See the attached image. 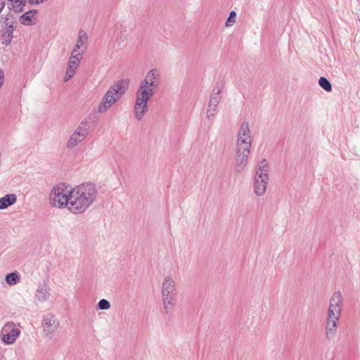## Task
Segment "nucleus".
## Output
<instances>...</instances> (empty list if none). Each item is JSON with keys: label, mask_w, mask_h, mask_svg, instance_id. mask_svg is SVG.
<instances>
[{"label": "nucleus", "mask_w": 360, "mask_h": 360, "mask_svg": "<svg viewBox=\"0 0 360 360\" xmlns=\"http://www.w3.org/2000/svg\"><path fill=\"white\" fill-rule=\"evenodd\" d=\"M98 192L93 183L82 184L70 191L68 210L75 214L84 213L96 200Z\"/></svg>", "instance_id": "1"}, {"label": "nucleus", "mask_w": 360, "mask_h": 360, "mask_svg": "<svg viewBox=\"0 0 360 360\" xmlns=\"http://www.w3.org/2000/svg\"><path fill=\"white\" fill-rule=\"evenodd\" d=\"M252 143L249 124L243 122L238 132L235 147V171L242 173L247 166Z\"/></svg>", "instance_id": "2"}, {"label": "nucleus", "mask_w": 360, "mask_h": 360, "mask_svg": "<svg viewBox=\"0 0 360 360\" xmlns=\"http://www.w3.org/2000/svg\"><path fill=\"white\" fill-rule=\"evenodd\" d=\"M129 87V82L120 79L112 85L101 100L98 111L101 113L106 112L115 103L120 99Z\"/></svg>", "instance_id": "3"}, {"label": "nucleus", "mask_w": 360, "mask_h": 360, "mask_svg": "<svg viewBox=\"0 0 360 360\" xmlns=\"http://www.w3.org/2000/svg\"><path fill=\"white\" fill-rule=\"evenodd\" d=\"M162 297L165 313L169 314L176 302V284L169 276L165 277L162 282Z\"/></svg>", "instance_id": "4"}, {"label": "nucleus", "mask_w": 360, "mask_h": 360, "mask_svg": "<svg viewBox=\"0 0 360 360\" xmlns=\"http://www.w3.org/2000/svg\"><path fill=\"white\" fill-rule=\"evenodd\" d=\"M64 184L54 186L49 195V202L54 207H63L66 206L68 208L70 200V192L65 193Z\"/></svg>", "instance_id": "5"}, {"label": "nucleus", "mask_w": 360, "mask_h": 360, "mask_svg": "<svg viewBox=\"0 0 360 360\" xmlns=\"http://www.w3.org/2000/svg\"><path fill=\"white\" fill-rule=\"evenodd\" d=\"M158 74L154 69L150 70L146 75V77L141 81L137 91L152 96L154 95L155 90L158 87L159 82H157Z\"/></svg>", "instance_id": "6"}, {"label": "nucleus", "mask_w": 360, "mask_h": 360, "mask_svg": "<svg viewBox=\"0 0 360 360\" xmlns=\"http://www.w3.org/2000/svg\"><path fill=\"white\" fill-rule=\"evenodd\" d=\"M152 96L146 93L136 91V101L134 105V113L138 120H141L148 110V103Z\"/></svg>", "instance_id": "7"}, {"label": "nucleus", "mask_w": 360, "mask_h": 360, "mask_svg": "<svg viewBox=\"0 0 360 360\" xmlns=\"http://www.w3.org/2000/svg\"><path fill=\"white\" fill-rule=\"evenodd\" d=\"M41 326L44 336L51 339L59 328V321L53 314L48 313L43 316Z\"/></svg>", "instance_id": "8"}, {"label": "nucleus", "mask_w": 360, "mask_h": 360, "mask_svg": "<svg viewBox=\"0 0 360 360\" xmlns=\"http://www.w3.org/2000/svg\"><path fill=\"white\" fill-rule=\"evenodd\" d=\"M221 83L217 82L210 96L207 110V117H213L217 111V106L221 101Z\"/></svg>", "instance_id": "9"}, {"label": "nucleus", "mask_w": 360, "mask_h": 360, "mask_svg": "<svg viewBox=\"0 0 360 360\" xmlns=\"http://www.w3.org/2000/svg\"><path fill=\"white\" fill-rule=\"evenodd\" d=\"M269 182V175L266 173H257L254 176L253 188L257 196H262L266 191Z\"/></svg>", "instance_id": "10"}, {"label": "nucleus", "mask_w": 360, "mask_h": 360, "mask_svg": "<svg viewBox=\"0 0 360 360\" xmlns=\"http://www.w3.org/2000/svg\"><path fill=\"white\" fill-rule=\"evenodd\" d=\"M20 333V331L14 326L13 323H7L3 328L1 340L7 345L13 344Z\"/></svg>", "instance_id": "11"}, {"label": "nucleus", "mask_w": 360, "mask_h": 360, "mask_svg": "<svg viewBox=\"0 0 360 360\" xmlns=\"http://www.w3.org/2000/svg\"><path fill=\"white\" fill-rule=\"evenodd\" d=\"M342 304V293L340 291L335 292L330 299L328 313L340 316Z\"/></svg>", "instance_id": "12"}, {"label": "nucleus", "mask_w": 360, "mask_h": 360, "mask_svg": "<svg viewBox=\"0 0 360 360\" xmlns=\"http://www.w3.org/2000/svg\"><path fill=\"white\" fill-rule=\"evenodd\" d=\"M340 316L328 313L326 323V336L330 340L334 338Z\"/></svg>", "instance_id": "13"}, {"label": "nucleus", "mask_w": 360, "mask_h": 360, "mask_svg": "<svg viewBox=\"0 0 360 360\" xmlns=\"http://www.w3.org/2000/svg\"><path fill=\"white\" fill-rule=\"evenodd\" d=\"M38 13L37 10H30L22 14L20 18V22L23 25L31 26L36 24L37 18L36 14Z\"/></svg>", "instance_id": "14"}, {"label": "nucleus", "mask_w": 360, "mask_h": 360, "mask_svg": "<svg viewBox=\"0 0 360 360\" xmlns=\"http://www.w3.org/2000/svg\"><path fill=\"white\" fill-rule=\"evenodd\" d=\"M4 23L6 24V27L2 31V43L7 46L11 42L14 28L13 26L10 24L8 19H6Z\"/></svg>", "instance_id": "15"}, {"label": "nucleus", "mask_w": 360, "mask_h": 360, "mask_svg": "<svg viewBox=\"0 0 360 360\" xmlns=\"http://www.w3.org/2000/svg\"><path fill=\"white\" fill-rule=\"evenodd\" d=\"M50 295V289L47 285H44L43 287H39L35 293L36 299L40 302H46Z\"/></svg>", "instance_id": "16"}, {"label": "nucleus", "mask_w": 360, "mask_h": 360, "mask_svg": "<svg viewBox=\"0 0 360 360\" xmlns=\"http://www.w3.org/2000/svg\"><path fill=\"white\" fill-rule=\"evenodd\" d=\"M27 3V0H8V8L15 13L22 12Z\"/></svg>", "instance_id": "17"}, {"label": "nucleus", "mask_w": 360, "mask_h": 360, "mask_svg": "<svg viewBox=\"0 0 360 360\" xmlns=\"http://www.w3.org/2000/svg\"><path fill=\"white\" fill-rule=\"evenodd\" d=\"M17 197L15 194H7L0 198V210H4L15 203Z\"/></svg>", "instance_id": "18"}, {"label": "nucleus", "mask_w": 360, "mask_h": 360, "mask_svg": "<svg viewBox=\"0 0 360 360\" xmlns=\"http://www.w3.org/2000/svg\"><path fill=\"white\" fill-rule=\"evenodd\" d=\"M83 53L84 49H82L81 51H79L75 55H73V53H72L71 56L69 58L68 68L75 71L76 68L79 65V63L82 58Z\"/></svg>", "instance_id": "19"}, {"label": "nucleus", "mask_w": 360, "mask_h": 360, "mask_svg": "<svg viewBox=\"0 0 360 360\" xmlns=\"http://www.w3.org/2000/svg\"><path fill=\"white\" fill-rule=\"evenodd\" d=\"M87 41V34L83 30H81L79 32V38L77 41V43L72 51V53L77 52V51L82 47V46H84Z\"/></svg>", "instance_id": "20"}, {"label": "nucleus", "mask_w": 360, "mask_h": 360, "mask_svg": "<svg viewBox=\"0 0 360 360\" xmlns=\"http://www.w3.org/2000/svg\"><path fill=\"white\" fill-rule=\"evenodd\" d=\"M89 124L87 121H82L77 127L75 129L74 133L78 136H83L86 137L89 134Z\"/></svg>", "instance_id": "21"}, {"label": "nucleus", "mask_w": 360, "mask_h": 360, "mask_svg": "<svg viewBox=\"0 0 360 360\" xmlns=\"http://www.w3.org/2000/svg\"><path fill=\"white\" fill-rule=\"evenodd\" d=\"M86 137L83 136H78L75 133H73L69 140L67 142V147L69 148H72L77 145H78L79 143H81L83 140H84Z\"/></svg>", "instance_id": "22"}, {"label": "nucleus", "mask_w": 360, "mask_h": 360, "mask_svg": "<svg viewBox=\"0 0 360 360\" xmlns=\"http://www.w3.org/2000/svg\"><path fill=\"white\" fill-rule=\"evenodd\" d=\"M5 280L9 285H15L20 281L19 273L18 271L10 273L6 276Z\"/></svg>", "instance_id": "23"}, {"label": "nucleus", "mask_w": 360, "mask_h": 360, "mask_svg": "<svg viewBox=\"0 0 360 360\" xmlns=\"http://www.w3.org/2000/svg\"><path fill=\"white\" fill-rule=\"evenodd\" d=\"M319 86L327 92L332 91V85L330 82L325 77H321L319 79Z\"/></svg>", "instance_id": "24"}, {"label": "nucleus", "mask_w": 360, "mask_h": 360, "mask_svg": "<svg viewBox=\"0 0 360 360\" xmlns=\"http://www.w3.org/2000/svg\"><path fill=\"white\" fill-rule=\"evenodd\" d=\"M255 172H257V173H260V172L266 173V174L269 175V166H268V163H267V162H266V160L265 159H263L262 160L260 165L256 167Z\"/></svg>", "instance_id": "25"}, {"label": "nucleus", "mask_w": 360, "mask_h": 360, "mask_svg": "<svg viewBox=\"0 0 360 360\" xmlns=\"http://www.w3.org/2000/svg\"><path fill=\"white\" fill-rule=\"evenodd\" d=\"M236 13L234 11H231L229 16L226 21V26L231 27L236 22Z\"/></svg>", "instance_id": "26"}, {"label": "nucleus", "mask_w": 360, "mask_h": 360, "mask_svg": "<svg viewBox=\"0 0 360 360\" xmlns=\"http://www.w3.org/2000/svg\"><path fill=\"white\" fill-rule=\"evenodd\" d=\"M110 303L105 299H101L98 303V309L101 310H107L110 309Z\"/></svg>", "instance_id": "27"}, {"label": "nucleus", "mask_w": 360, "mask_h": 360, "mask_svg": "<svg viewBox=\"0 0 360 360\" xmlns=\"http://www.w3.org/2000/svg\"><path fill=\"white\" fill-rule=\"evenodd\" d=\"M75 72V71L68 68L64 77V82H68L69 79H70L73 77Z\"/></svg>", "instance_id": "28"}, {"label": "nucleus", "mask_w": 360, "mask_h": 360, "mask_svg": "<svg viewBox=\"0 0 360 360\" xmlns=\"http://www.w3.org/2000/svg\"><path fill=\"white\" fill-rule=\"evenodd\" d=\"M27 3L30 5H39L40 4H43L47 0H27Z\"/></svg>", "instance_id": "29"}, {"label": "nucleus", "mask_w": 360, "mask_h": 360, "mask_svg": "<svg viewBox=\"0 0 360 360\" xmlns=\"http://www.w3.org/2000/svg\"><path fill=\"white\" fill-rule=\"evenodd\" d=\"M4 82V72L2 70L0 69V88L3 85Z\"/></svg>", "instance_id": "30"}, {"label": "nucleus", "mask_w": 360, "mask_h": 360, "mask_svg": "<svg viewBox=\"0 0 360 360\" xmlns=\"http://www.w3.org/2000/svg\"><path fill=\"white\" fill-rule=\"evenodd\" d=\"M5 6V2L3 0H0V13L2 11Z\"/></svg>", "instance_id": "31"}]
</instances>
